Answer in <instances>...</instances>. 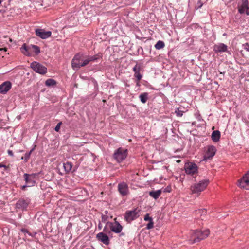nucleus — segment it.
Instances as JSON below:
<instances>
[{"mask_svg": "<svg viewBox=\"0 0 249 249\" xmlns=\"http://www.w3.org/2000/svg\"><path fill=\"white\" fill-rule=\"evenodd\" d=\"M107 225H108L111 231L116 233H120L123 229V227L118 221H115L114 222H107Z\"/></svg>", "mask_w": 249, "mask_h": 249, "instance_id": "6e6552de", "label": "nucleus"}, {"mask_svg": "<svg viewBox=\"0 0 249 249\" xmlns=\"http://www.w3.org/2000/svg\"><path fill=\"white\" fill-rule=\"evenodd\" d=\"M220 132L218 130L213 131L211 135V138L213 142H217L219 141L220 138Z\"/></svg>", "mask_w": 249, "mask_h": 249, "instance_id": "aec40b11", "label": "nucleus"}, {"mask_svg": "<svg viewBox=\"0 0 249 249\" xmlns=\"http://www.w3.org/2000/svg\"><path fill=\"white\" fill-rule=\"evenodd\" d=\"M162 192L161 190H158L156 191H150L149 195L154 198L155 199H157L161 195Z\"/></svg>", "mask_w": 249, "mask_h": 249, "instance_id": "412c9836", "label": "nucleus"}, {"mask_svg": "<svg viewBox=\"0 0 249 249\" xmlns=\"http://www.w3.org/2000/svg\"><path fill=\"white\" fill-rule=\"evenodd\" d=\"M137 85L138 86H140V84H139V81H138L137 83Z\"/></svg>", "mask_w": 249, "mask_h": 249, "instance_id": "8fccbe9b", "label": "nucleus"}, {"mask_svg": "<svg viewBox=\"0 0 249 249\" xmlns=\"http://www.w3.org/2000/svg\"><path fill=\"white\" fill-rule=\"evenodd\" d=\"M140 213L141 211L138 208L127 211L124 214V219L128 223H131L139 217Z\"/></svg>", "mask_w": 249, "mask_h": 249, "instance_id": "7ed1b4c3", "label": "nucleus"}, {"mask_svg": "<svg viewBox=\"0 0 249 249\" xmlns=\"http://www.w3.org/2000/svg\"><path fill=\"white\" fill-rule=\"evenodd\" d=\"M97 239L102 242L106 245L109 244V239L108 236L105 233L102 232L98 233L96 235Z\"/></svg>", "mask_w": 249, "mask_h": 249, "instance_id": "ddd939ff", "label": "nucleus"}, {"mask_svg": "<svg viewBox=\"0 0 249 249\" xmlns=\"http://www.w3.org/2000/svg\"><path fill=\"white\" fill-rule=\"evenodd\" d=\"M139 97H140L141 101L142 103H145L147 101V99L148 94L147 93H142V94H140Z\"/></svg>", "mask_w": 249, "mask_h": 249, "instance_id": "bb28decb", "label": "nucleus"}, {"mask_svg": "<svg viewBox=\"0 0 249 249\" xmlns=\"http://www.w3.org/2000/svg\"><path fill=\"white\" fill-rule=\"evenodd\" d=\"M21 51L22 53L26 55H29V53L28 52L29 48L25 44H24L20 48Z\"/></svg>", "mask_w": 249, "mask_h": 249, "instance_id": "b1692460", "label": "nucleus"}, {"mask_svg": "<svg viewBox=\"0 0 249 249\" xmlns=\"http://www.w3.org/2000/svg\"><path fill=\"white\" fill-rule=\"evenodd\" d=\"M24 177L25 178V180L26 181V184H27V186L31 187L34 186L36 183L35 181V177L36 175L35 174L29 175L28 174L25 173L24 174ZM26 187V185H24L22 186V189H24Z\"/></svg>", "mask_w": 249, "mask_h": 249, "instance_id": "1a4fd4ad", "label": "nucleus"}, {"mask_svg": "<svg viewBox=\"0 0 249 249\" xmlns=\"http://www.w3.org/2000/svg\"><path fill=\"white\" fill-rule=\"evenodd\" d=\"M195 118L199 122L203 121V119H202V117H201L200 114L199 113V111L196 112L194 114Z\"/></svg>", "mask_w": 249, "mask_h": 249, "instance_id": "7c9ffc66", "label": "nucleus"}, {"mask_svg": "<svg viewBox=\"0 0 249 249\" xmlns=\"http://www.w3.org/2000/svg\"><path fill=\"white\" fill-rule=\"evenodd\" d=\"M227 50V46L223 43H220L215 45L214 47L213 50L215 52H225Z\"/></svg>", "mask_w": 249, "mask_h": 249, "instance_id": "a211bd4d", "label": "nucleus"}, {"mask_svg": "<svg viewBox=\"0 0 249 249\" xmlns=\"http://www.w3.org/2000/svg\"><path fill=\"white\" fill-rule=\"evenodd\" d=\"M185 173L188 175H193L198 172V167L196 164L189 162L186 163L184 166Z\"/></svg>", "mask_w": 249, "mask_h": 249, "instance_id": "0eeeda50", "label": "nucleus"}, {"mask_svg": "<svg viewBox=\"0 0 249 249\" xmlns=\"http://www.w3.org/2000/svg\"><path fill=\"white\" fill-rule=\"evenodd\" d=\"M107 227H108V225H107L106 224V225L105 226V227L104 228V229H103V231L104 232H107V233L108 232L107 230ZM110 232V231H109L108 232V233H109Z\"/></svg>", "mask_w": 249, "mask_h": 249, "instance_id": "a19ab883", "label": "nucleus"}, {"mask_svg": "<svg viewBox=\"0 0 249 249\" xmlns=\"http://www.w3.org/2000/svg\"><path fill=\"white\" fill-rule=\"evenodd\" d=\"M98 228H99V229H101L102 228V224H101V223L100 222L98 224Z\"/></svg>", "mask_w": 249, "mask_h": 249, "instance_id": "a18cd8bd", "label": "nucleus"}, {"mask_svg": "<svg viewBox=\"0 0 249 249\" xmlns=\"http://www.w3.org/2000/svg\"><path fill=\"white\" fill-rule=\"evenodd\" d=\"M195 122H193L192 124L194 125L195 124Z\"/></svg>", "mask_w": 249, "mask_h": 249, "instance_id": "603ef678", "label": "nucleus"}, {"mask_svg": "<svg viewBox=\"0 0 249 249\" xmlns=\"http://www.w3.org/2000/svg\"><path fill=\"white\" fill-rule=\"evenodd\" d=\"M2 0H0V4L2 3Z\"/></svg>", "mask_w": 249, "mask_h": 249, "instance_id": "3c124183", "label": "nucleus"}, {"mask_svg": "<svg viewBox=\"0 0 249 249\" xmlns=\"http://www.w3.org/2000/svg\"><path fill=\"white\" fill-rule=\"evenodd\" d=\"M209 234L210 231L209 229H206L203 231L198 230L193 231L191 232V237L189 240L192 244L198 242L207 238Z\"/></svg>", "mask_w": 249, "mask_h": 249, "instance_id": "f257e3e1", "label": "nucleus"}, {"mask_svg": "<svg viewBox=\"0 0 249 249\" xmlns=\"http://www.w3.org/2000/svg\"><path fill=\"white\" fill-rule=\"evenodd\" d=\"M240 187L249 190V171L239 180Z\"/></svg>", "mask_w": 249, "mask_h": 249, "instance_id": "9b49d317", "label": "nucleus"}, {"mask_svg": "<svg viewBox=\"0 0 249 249\" xmlns=\"http://www.w3.org/2000/svg\"><path fill=\"white\" fill-rule=\"evenodd\" d=\"M29 201L28 200L20 199L16 203V208L25 210L27 208Z\"/></svg>", "mask_w": 249, "mask_h": 249, "instance_id": "dca6fc26", "label": "nucleus"}, {"mask_svg": "<svg viewBox=\"0 0 249 249\" xmlns=\"http://www.w3.org/2000/svg\"><path fill=\"white\" fill-rule=\"evenodd\" d=\"M63 167L65 171L69 173L71 170L72 165L70 162H66L63 163Z\"/></svg>", "mask_w": 249, "mask_h": 249, "instance_id": "5701e85b", "label": "nucleus"}, {"mask_svg": "<svg viewBox=\"0 0 249 249\" xmlns=\"http://www.w3.org/2000/svg\"><path fill=\"white\" fill-rule=\"evenodd\" d=\"M209 183V179H203L199 182L195 183L190 187V191L192 194H200L203 191Z\"/></svg>", "mask_w": 249, "mask_h": 249, "instance_id": "f03ea898", "label": "nucleus"}, {"mask_svg": "<svg viewBox=\"0 0 249 249\" xmlns=\"http://www.w3.org/2000/svg\"><path fill=\"white\" fill-rule=\"evenodd\" d=\"M184 111L180 109L179 108H177L175 109V113L178 117H182L183 115Z\"/></svg>", "mask_w": 249, "mask_h": 249, "instance_id": "c85d7f7f", "label": "nucleus"}, {"mask_svg": "<svg viewBox=\"0 0 249 249\" xmlns=\"http://www.w3.org/2000/svg\"><path fill=\"white\" fill-rule=\"evenodd\" d=\"M80 55L77 54L74 56L72 60V67L74 70H77L81 67Z\"/></svg>", "mask_w": 249, "mask_h": 249, "instance_id": "4468645a", "label": "nucleus"}, {"mask_svg": "<svg viewBox=\"0 0 249 249\" xmlns=\"http://www.w3.org/2000/svg\"><path fill=\"white\" fill-rule=\"evenodd\" d=\"M8 154L9 155H10L11 156H13V155H14L12 151H11L10 150H8Z\"/></svg>", "mask_w": 249, "mask_h": 249, "instance_id": "79ce46f5", "label": "nucleus"}, {"mask_svg": "<svg viewBox=\"0 0 249 249\" xmlns=\"http://www.w3.org/2000/svg\"><path fill=\"white\" fill-rule=\"evenodd\" d=\"M144 220L145 221H151L153 220V219L152 217H149V214L147 213L144 217Z\"/></svg>", "mask_w": 249, "mask_h": 249, "instance_id": "c9c22d12", "label": "nucleus"}, {"mask_svg": "<svg viewBox=\"0 0 249 249\" xmlns=\"http://www.w3.org/2000/svg\"><path fill=\"white\" fill-rule=\"evenodd\" d=\"M34 148H33L29 153H25L24 157L21 158L22 160H24L25 161H27L30 158L31 153L33 151Z\"/></svg>", "mask_w": 249, "mask_h": 249, "instance_id": "c756f323", "label": "nucleus"}, {"mask_svg": "<svg viewBox=\"0 0 249 249\" xmlns=\"http://www.w3.org/2000/svg\"><path fill=\"white\" fill-rule=\"evenodd\" d=\"M153 225H154V223H153V220L151 221H150L146 225V229L148 230L152 229V228H153V226H154Z\"/></svg>", "mask_w": 249, "mask_h": 249, "instance_id": "f704fd0d", "label": "nucleus"}, {"mask_svg": "<svg viewBox=\"0 0 249 249\" xmlns=\"http://www.w3.org/2000/svg\"><path fill=\"white\" fill-rule=\"evenodd\" d=\"M246 14L249 15V7H248V9L246 11Z\"/></svg>", "mask_w": 249, "mask_h": 249, "instance_id": "49530a36", "label": "nucleus"}, {"mask_svg": "<svg viewBox=\"0 0 249 249\" xmlns=\"http://www.w3.org/2000/svg\"><path fill=\"white\" fill-rule=\"evenodd\" d=\"M9 167L4 164L3 163H0V174H3L6 171Z\"/></svg>", "mask_w": 249, "mask_h": 249, "instance_id": "393cba45", "label": "nucleus"}, {"mask_svg": "<svg viewBox=\"0 0 249 249\" xmlns=\"http://www.w3.org/2000/svg\"><path fill=\"white\" fill-rule=\"evenodd\" d=\"M127 156V150L122 148L117 149L114 154V159L118 162H120L125 160Z\"/></svg>", "mask_w": 249, "mask_h": 249, "instance_id": "39448f33", "label": "nucleus"}, {"mask_svg": "<svg viewBox=\"0 0 249 249\" xmlns=\"http://www.w3.org/2000/svg\"><path fill=\"white\" fill-rule=\"evenodd\" d=\"M118 190L120 195L123 196H127L129 193L128 184L124 181L118 184Z\"/></svg>", "mask_w": 249, "mask_h": 249, "instance_id": "9d476101", "label": "nucleus"}, {"mask_svg": "<svg viewBox=\"0 0 249 249\" xmlns=\"http://www.w3.org/2000/svg\"><path fill=\"white\" fill-rule=\"evenodd\" d=\"M172 191V188H171V187L170 186H168L167 187H166L165 188L163 189V192H168V193H170Z\"/></svg>", "mask_w": 249, "mask_h": 249, "instance_id": "e433bc0d", "label": "nucleus"}, {"mask_svg": "<svg viewBox=\"0 0 249 249\" xmlns=\"http://www.w3.org/2000/svg\"><path fill=\"white\" fill-rule=\"evenodd\" d=\"M36 35L42 39H45L51 36L52 32L50 31H46L42 29H36Z\"/></svg>", "mask_w": 249, "mask_h": 249, "instance_id": "f8f14e48", "label": "nucleus"}, {"mask_svg": "<svg viewBox=\"0 0 249 249\" xmlns=\"http://www.w3.org/2000/svg\"><path fill=\"white\" fill-rule=\"evenodd\" d=\"M245 49L248 51V52H249V44H248V43H246V47L245 48Z\"/></svg>", "mask_w": 249, "mask_h": 249, "instance_id": "c03bdc74", "label": "nucleus"}, {"mask_svg": "<svg viewBox=\"0 0 249 249\" xmlns=\"http://www.w3.org/2000/svg\"><path fill=\"white\" fill-rule=\"evenodd\" d=\"M199 5H200V6L198 7V8H201L202 7V4H199Z\"/></svg>", "mask_w": 249, "mask_h": 249, "instance_id": "de8ad7c7", "label": "nucleus"}, {"mask_svg": "<svg viewBox=\"0 0 249 249\" xmlns=\"http://www.w3.org/2000/svg\"><path fill=\"white\" fill-rule=\"evenodd\" d=\"M248 9V0H242V2L240 6L238 8L239 13L240 14H244L246 10Z\"/></svg>", "mask_w": 249, "mask_h": 249, "instance_id": "6ab92c4d", "label": "nucleus"}, {"mask_svg": "<svg viewBox=\"0 0 249 249\" xmlns=\"http://www.w3.org/2000/svg\"><path fill=\"white\" fill-rule=\"evenodd\" d=\"M141 69V65L138 63H136L133 68V71L134 72V76L138 81H140L142 78V75L140 73Z\"/></svg>", "mask_w": 249, "mask_h": 249, "instance_id": "f3484780", "label": "nucleus"}, {"mask_svg": "<svg viewBox=\"0 0 249 249\" xmlns=\"http://www.w3.org/2000/svg\"><path fill=\"white\" fill-rule=\"evenodd\" d=\"M62 122H59V123L57 124L56 125V126H55V130L56 131V132H58L60 129V126H61V125L62 124Z\"/></svg>", "mask_w": 249, "mask_h": 249, "instance_id": "4c0bfd02", "label": "nucleus"}, {"mask_svg": "<svg viewBox=\"0 0 249 249\" xmlns=\"http://www.w3.org/2000/svg\"><path fill=\"white\" fill-rule=\"evenodd\" d=\"M32 47L33 49V51L36 54H38L40 53V48L36 45H32Z\"/></svg>", "mask_w": 249, "mask_h": 249, "instance_id": "2f4dec72", "label": "nucleus"}, {"mask_svg": "<svg viewBox=\"0 0 249 249\" xmlns=\"http://www.w3.org/2000/svg\"><path fill=\"white\" fill-rule=\"evenodd\" d=\"M199 5H200V6L198 7V8H201L202 7V4H199Z\"/></svg>", "mask_w": 249, "mask_h": 249, "instance_id": "09e8293b", "label": "nucleus"}, {"mask_svg": "<svg viewBox=\"0 0 249 249\" xmlns=\"http://www.w3.org/2000/svg\"><path fill=\"white\" fill-rule=\"evenodd\" d=\"M196 213L198 215L202 216V215H205L206 213V210L205 209H199L196 211Z\"/></svg>", "mask_w": 249, "mask_h": 249, "instance_id": "473e14b6", "label": "nucleus"}, {"mask_svg": "<svg viewBox=\"0 0 249 249\" xmlns=\"http://www.w3.org/2000/svg\"><path fill=\"white\" fill-rule=\"evenodd\" d=\"M30 236H31V237H34L36 235V233H30L29 231V232L27 233Z\"/></svg>", "mask_w": 249, "mask_h": 249, "instance_id": "37998d69", "label": "nucleus"}, {"mask_svg": "<svg viewBox=\"0 0 249 249\" xmlns=\"http://www.w3.org/2000/svg\"><path fill=\"white\" fill-rule=\"evenodd\" d=\"M107 219H108L107 216L105 215H102V221L103 222H104V223L106 222L107 220Z\"/></svg>", "mask_w": 249, "mask_h": 249, "instance_id": "58836bf2", "label": "nucleus"}, {"mask_svg": "<svg viewBox=\"0 0 249 249\" xmlns=\"http://www.w3.org/2000/svg\"><path fill=\"white\" fill-rule=\"evenodd\" d=\"M90 62V61L89 60V58L88 57H87V58L84 59L83 62L81 63V67H84L87 65H88Z\"/></svg>", "mask_w": 249, "mask_h": 249, "instance_id": "72a5a7b5", "label": "nucleus"}, {"mask_svg": "<svg viewBox=\"0 0 249 249\" xmlns=\"http://www.w3.org/2000/svg\"><path fill=\"white\" fill-rule=\"evenodd\" d=\"M165 46L164 43L162 41L159 40L155 45V47L157 50L163 48Z\"/></svg>", "mask_w": 249, "mask_h": 249, "instance_id": "a878e982", "label": "nucleus"}, {"mask_svg": "<svg viewBox=\"0 0 249 249\" xmlns=\"http://www.w3.org/2000/svg\"><path fill=\"white\" fill-rule=\"evenodd\" d=\"M217 150L213 145H208L204 148V155L203 160L207 161L211 160L215 155Z\"/></svg>", "mask_w": 249, "mask_h": 249, "instance_id": "20e7f679", "label": "nucleus"}, {"mask_svg": "<svg viewBox=\"0 0 249 249\" xmlns=\"http://www.w3.org/2000/svg\"><path fill=\"white\" fill-rule=\"evenodd\" d=\"M31 68L36 72L41 74H45L47 71V68L36 61L31 64Z\"/></svg>", "mask_w": 249, "mask_h": 249, "instance_id": "423d86ee", "label": "nucleus"}, {"mask_svg": "<svg viewBox=\"0 0 249 249\" xmlns=\"http://www.w3.org/2000/svg\"><path fill=\"white\" fill-rule=\"evenodd\" d=\"M88 57H89L90 62H91L96 61L97 59L101 58L102 55L101 54H98L93 56H89Z\"/></svg>", "mask_w": 249, "mask_h": 249, "instance_id": "cd10ccee", "label": "nucleus"}, {"mask_svg": "<svg viewBox=\"0 0 249 249\" xmlns=\"http://www.w3.org/2000/svg\"><path fill=\"white\" fill-rule=\"evenodd\" d=\"M11 83L9 81H5L0 85V92L2 94L6 93L11 88Z\"/></svg>", "mask_w": 249, "mask_h": 249, "instance_id": "2eb2a0df", "label": "nucleus"}, {"mask_svg": "<svg viewBox=\"0 0 249 249\" xmlns=\"http://www.w3.org/2000/svg\"><path fill=\"white\" fill-rule=\"evenodd\" d=\"M57 84L56 81L53 79H48L46 80L45 84L47 87H54Z\"/></svg>", "mask_w": 249, "mask_h": 249, "instance_id": "4be33fe9", "label": "nucleus"}, {"mask_svg": "<svg viewBox=\"0 0 249 249\" xmlns=\"http://www.w3.org/2000/svg\"><path fill=\"white\" fill-rule=\"evenodd\" d=\"M21 231L23 233H24V234H27L28 232H29V231H28L27 229H25V228H22L21 229Z\"/></svg>", "mask_w": 249, "mask_h": 249, "instance_id": "ea45409f", "label": "nucleus"}]
</instances>
